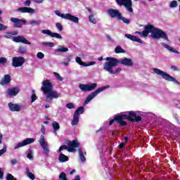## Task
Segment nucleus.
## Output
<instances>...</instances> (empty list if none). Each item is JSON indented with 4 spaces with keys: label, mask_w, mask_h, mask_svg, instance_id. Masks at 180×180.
<instances>
[{
    "label": "nucleus",
    "mask_w": 180,
    "mask_h": 180,
    "mask_svg": "<svg viewBox=\"0 0 180 180\" xmlns=\"http://www.w3.org/2000/svg\"><path fill=\"white\" fill-rule=\"evenodd\" d=\"M144 30L142 32H138L139 34H141L143 37H147L149 33H151L150 37L155 40H160V39H163V40H167V41H169L168 39V35L167 32L162 31V30L160 28L155 27L153 25L148 24L144 27Z\"/></svg>",
    "instance_id": "1"
},
{
    "label": "nucleus",
    "mask_w": 180,
    "mask_h": 180,
    "mask_svg": "<svg viewBox=\"0 0 180 180\" xmlns=\"http://www.w3.org/2000/svg\"><path fill=\"white\" fill-rule=\"evenodd\" d=\"M117 120L118 121V124L120 126H127V122L123 120H129L132 123H139V122H141L143 118L137 115V113L134 111H129L128 114H122V115H117Z\"/></svg>",
    "instance_id": "2"
},
{
    "label": "nucleus",
    "mask_w": 180,
    "mask_h": 180,
    "mask_svg": "<svg viewBox=\"0 0 180 180\" xmlns=\"http://www.w3.org/2000/svg\"><path fill=\"white\" fill-rule=\"evenodd\" d=\"M41 89L46 96V102H51L52 99H58L59 96L58 93L53 90V83L49 79H46L42 82Z\"/></svg>",
    "instance_id": "3"
},
{
    "label": "nucleus",
    "mask_w": 180,
    "mask_h": 180,
    "mask_svg": "<svg viewBox=\"0 0 180 180\" xmlns=\"http://www.w3.org/2000/svg\"><path fill=\"white\" fill-rule=\"evenodd\" d=\"M105 62L103 65V70L105 71H108L109 74L115 75L120 73L122 71V68H118L115 70H113V67H117V64H119V59L116 58L107 57L105 58Z\"/></svg>",
    "instance_id": "4"
},
{
    "label": "nucleus",
    "mask_w": 180,
    "mask_h": 180,
    "mask_svg": "<svg viewBox=\"0 0 180 180\" xmlns=\"http://www.w3.org/2000/svg\"><path fill=\"white\" fill-rule=\"evenodd\" d=\"M41 131L43 135H41L39 143L43 149L44 155H46V157H50V149L49 148V143H47V141H46V139H44V134H46V127L44 125H41Z\"/></svg>",
    "instance_id": "5"
},
{
    "label": "nucleus",
    "mask_w": 180,
    "mask_h": 180,
    "mask_svg": "<svg viewBox=\"0 0 180 180\" xmlns=\"http://www.w3.org/2000/svg\"><path fill=\"white\" fill-rule=\"evenodd\" d=\"M153 72L155 74H157V75H160L165 81H168L169 82H174V84H176L177 85H180L179 82L176 80L174 77L171 76V75L158 69V68H153Z\"/></svg>",
    "instance_id": "6"
},
{
    "label": "nucleus",
    "mask_w": 180,
    "mask_h": 180,
    "mask_svg": "<svg viewBox=\"0 0 180 180\" xmlns=\"http://www.w3.org/2000/svg\"><path fill=\"white\" fill-rule=\"evenodd\" d=\"M55 13L56 15H57V16L62 18V19H66V20H70V22H73L74 23H79V18H78V17L72 15L70 13H61L58 10L55 11Z\"/></svg>",
    "instance_id": "7"
},
{
    "label": "nucleus",
    "mask_w": 180,
    "mask_h": 180,
    "mask_svg": "<svg viewBox=\"0 0 180 180\" xmlns=\"http://www.w3.org/2000/svg\"><path fill=\"white\" fill-rule=\"evenodd\" d=\"M110 86L108 85L97 89L94 92L91 93L86 97V98L84 101V103L86 105H88V103H90L91 101L94 99V98H95L98 94H101V92H103V91H105V89H108V88H110Z\"/></svg>",
    "instance_id": "8"
},
{
    "label": "nucleus",
    "mask_w": 180,
    "mask_h": 180,
    "mask_svg": "<svg viewBox=\"0 0 180 180\" xmlns=\"http://www.w3.org/2000/svg\"><path fill=\"white\" fill-rule=\"evenodd\" d=\"M85 112L84 106L79 107L74 112L72 125L75 126L79 122V115H82Z\"/></svg>",
    "instance_id": "9"
},
{
    "label": "nucleus",
    "mask_w": 180,
    "mask_h": 180,
    "mask_svg": "<svg viewBox=\"0 0 180 180\" xmlns=\"http://www.w3.org/2000/svg\"><path fill=\"white\" fill-rule=\"evenodd\" d=\"M116 3L120 6H124L126 8L127 11L132 13L133 12V2L131 0H115Z\"/></svg>",
    "instance_id": "10"
},
{
    "label": "nucleus",
    "mask_w": 180,
    "mask_h": 180,
    "mask_svg": "<svg viewBox=\"0 0 180 180\" xmlns=\"http://www.w3.org/2000/svg\"><path fill=\"white\" fill-rule=\"evenodd\" d=\"M96 86H98V84L93 83V84H79V88L81 89V91H83V92H89L90 91H94V89H96Z\"/></svg>",
    "instance_id": "11"
},
{
    "label": "nucleus",
    "mask_w": 180,
    "mask_h": 180,
    "mask_svg": "<svg viewBox=\"0 0 180 180\" xmlns=\"http://www.w3.org/2000/svg\"><path fill=\"white\" fill-rule=\"evenodd\" d=\"M25 61L26 60L25 58L22 56L13 57L12 60V65L13 67H15V68H18V67H22Z\"/></svg>",
    "instance_id": "12"
},
{
    "label": "nucleus",
    "mask_w": 180,
    "mask_h": 180,
    "mask_svg": "<svg viewBox=\"0 0 180 180\" xmlns=\"http://www.w3.org/2000/svg\"><path fill=\"white\" fill-rule=\"evenodd\" d=\"M32 143H34V139L27 138V139H25L22 142L18 143L14 147V150H18V148H20V147H25V146H27V144H32Z\"/></svg>",
    "instance_id": "13"
},
{
    "label": "nucleus",
    "mask_w": 180,
    "mask_h": 180,
    "mask_svg": "<svg viewBox=\"0 0 180 180\" xmlns=\"http://www.w3.org/2000/svg\"><path fill=\"white\" fill-rule=\"evenodd\" d=\"M69 153H75V148L79 147V143L77 140L69 141L68 143Z\"/></svg>",
    "instance_id": "14"
},
{
    "label": "nucleus",
    "mask_w": 180,
    "mask_h": 180,
    "mask_svg": "<svg viewBox=\"0 0 180 180\" xmlns=\"http://www.w3.org/2000/svg\"><path fill=\"white\" fill-rule=\"evenodd\" d=\"M11 21L14 23V27H22L23 25H26V20L16 18H11Z\"/></svg>",
    "instance_id": "15"
},
{
    "label": "nucleus",
    "mask_w": 180,
    "mask_h": 180,
    "mask_svg": "<svg viewBox=\"0 0 180 180\" xmlns=\"http://www.w3.org/2000/svg\"><path fill=\"white\" fill-rule=\"evenodd\" d=\"M19 92H20V89L18 86L8 88L7 90V95L9 98H12V96H16Z\"/></svg>",
    "instance_id": "16"
},
{
    "label": "nucleus",
    "mask_w": 180,
    "mask_h": 180,
    "mask_svg": "<svg viewBox=\"0 0 180 180\" xmlns=\"http://www.w3.org/2000/svg\"><path fill=\"white\" fill-rule=\"evenodd\" d=\"M107 13L112 18H117L119 19V18L121 16L122 13L119 12V10L117 9H113V8H110L107 11Z\"/></svg>",
    "instance_id": "17"
},
{
    "label": "nucleus",
    "mask_w": 180,
    "mask_h": 180,
    "mask_svg": "<svg viewBox=\"0 0 180 180\" xmlns=\"http://www.w3.org/2000/svg\"><path fill=\"white\" fill-rule=\"evenodd\" d=\"M118 64L126 65V67H133L134 65L133 60L129 58H124L120 60H118Z\"/></svg>",
    "instance_id": "18"
},
{
    "label": "nucleus",
    "mask_w": 180,
    "mask_h": 180,
    "mask_svg": "<svg viewBox=\"0 0 180 180\" xmlns=\"http://www.w3.org/2000/svg\"><path fill=\"white\" fill-rule=\"evenodd\" d=\"M41 33H44V34H48V36H51V37H54L55 39H63L61 34L57 32H52L50 30H43Z\"/></svg>",
    "instance_id": "19"
},
{
    "label": "nucleus",
    "mask_w": 180,
    "mask_h": 180,
    "mask_svg": "<svg viewBox=\"0 0 180 180\" xmlns=\"http://www.w3.org/2000/svg\"><path fill=\"white\" fill-rule=\"evenodd\" d=\"M8 106L11 112H20V105L19 104H14L13 103H8Z\"/></svg>",
    "instance_id": "20"
},
{
    "label": "nucleus",
    "mask_w": 180,
    "mask_h": 180,
    "mask_svg": "<svg viewBox=\"0 0 180 180\" xmlns=\"http://www.w3.org/2000/svg\"><path fill=\"white\" fill-rule=\"evenodd\" d=\"M18 11L21 13H34L35 10L30 7H20Z\"/></svg>",
    "instance_id": "21"
},
{
    "label": "nucleus",
    "mask_w": 180,
    "mask_h": 180,
    "mask_svg": "<svg viewBox=\"0 0 180 180\" xmlns=\"http://www.w3.org/2000/svg\"><path fill=\"white\" fill-rule=\"evenodd\" d=\"M125 37L127 39H129V40H131V41H136V43H140V44H143V41L141 39L137 37L136 36L131 35L130 34H125Z\"/></svg>",
    "instance_id": "22"
},
{
    "label": "nucleus",
    "mask_w": 180,
    "mask_h": 180,
    "mask_svg": "<svg viewBox=\"0 0 180 180\" xmlns=\"http://www.w3.org/2000/svg\"><path fill=\"white\" fill-rule=\"evenodd\" d=\"M11 81V75H4V78L0 82V85H8L10 84Z\"/></svg>",
    "instance_id": "23"
},
{
    "label": "nucleus",
    "mask_w": 180,
    "mask_h": 180,
    "mask_svg": "<svg viewBox=\"0 0 180 180\" xmlns=\"http://www.w3.org/2000/svg\"><path fill=\"white\" fill-rule=\"evenodd\" d=\"M162 46L169 50V51H172V53H175L176 54H179V51H176V49H174L172 46H169L168 44H166L164 42L161 43Z\"/></svg>",
    "instance_id": "24"
},
{
    "label": "nucleus",
    "mask_w": 180,
    "mask_h": 180,
    "mask_svg": "<svg viewBox=\"0 0 180 180\" xmlns=\"http://www.w3.org/2000/svg\"><path fill=\"white\" fill-rule=\"evenodd\" d=\"M58 160H59L60 162H67V161H68V160H70V158H68V156H67L63 153H60L59 155Z\"/></svg>",
    "instance_id": "25"
},
{
    "label": "nucleus",
    "mask_w": 180,
    "mask_h": 180,
    "mask_svg": "<svg viewBox=\"0 0 180 180\" xmlns=\"http://www.w3.org/2000/svg\"><path fill=\"white\" fill-rule=\"evenodd\" d=\"M18 53V54H26L27 53V46H20Z\"/></svg>",
    "instance_id": "26"
},
{
    "label": "nucleus",
    "mask_w": 180,
    "mask_h": 180,
    "mask_svg": "<svg viewBox=\"0 0 180 180\" xmlns=\"http://www.w3.org/2000/svg\"><path fill=\"white\" fill-rule=\"evenodd\" d=\"M68 51V48L58 46V49L55 50V53H67Z\"/></svg>",
    "instance_id": "27"
},
{
    "label": "nucleus",
    "mask_w": 180,
    "mask_h": 180,
    "mask_svg": "<svg viewBox=\"0 0 180 180\" xmlns=\"http://www.w3.org/2000/svg\"><path fill=\"white\" fill-rule=\"evenodd\" d=\"M26 172H27V176H28V178H30V179H32V180L36 179V176L33 174V173L30 172V170L27 167L26 168Z\"/></svg>",
    "instance_id": "28"
},
{
    "label": "nucleus",
    "mask_w": 180,
    "mask_h": 180,
    "mask_svg": "<svg viewBox=\"0 0 180 180\" xmlns=\"http://www.w3.org/2000/svg\"><path fill=\"white\" fill-rule=\"evenodd\" d=\"M79 154L81 161H82V162H85V161H86V158H85V156L84 155V152L82 151V148H79Z\"/></svg>",
    "instance_id": "29"
},
{
    "label": "nucleus",
    "mask_w": 180,
    "mask_h": 180,
    "mask_svg": "<svg viewBox=\"0 0 180 180\" xmlns=\"http://www.w3.org/2000/svg\"><path fill=\"white\" fill-rule=\"evenodd\" d=\"M115 51L117 54H120L122 53H126V51H124V49H122V46H117L115 48Z\"/></svg>",
    "instance_id": "30"
},
{
    "label": "nucleus",
    "mask_w": 180,
    "mask_h": 180,
    "mask_svg": "<svg viewBox=\"0 0 180 180\" xmlns=\"http://www.w3.org/2000/svg\"><path fill=\"white\" fill-rule=\"evenodd\" d=\"M76 63H77V64H79V65H82V67H85L86 65V63H85V62L82 61L81 58H79L78 56L76 57Z\"/></svg>",
    "instance_id": "31"
},
{
    "label": "nucleus",
    "mask_w": 180,
    "mask_h": 180,
    "mask_svg": "<svg viewBox=\"0 0 180 180\" xmlns=\"http://www.w3.org/2000/svg\"><path fill=\"white\" fill-rule=\"evenodd\" d=\"M0 15H2V10H0ZM0 22H2V18L0 17ZM8 27L4 25V24L0 23V31L6 30Z\"/></svg>",
    "instance_id": "32"
},
{
    "label": "nucleus",
    "mask_w": 180,
    "mask_h": 180,
    "mask_svg": "<svg viewBox=\"0 0 180 180\" xmlns=\"http://www.w3.org/2000/svg\"><path fill=\"white\" fill-rule=\"evenodd\" d=\"M119 20H122L124 23H126V25H129L130 23V20L122 16V14L120 17L118 18Z\"/></svg>",
    "instance_id": "33"
},
{
    "label": "nucleus",
    "mask_w": 180,
    "mask_h": 180,
    "mask_svg": "<svg viewBox=\"0 0 180 180\" xmlns=\"http://www.w3.org/2000/svg\"><path fill=\"white\" fill-rule=\"evenodd\" d=\"M115 122H117V123H119V121L117 120V115H114V117L112 120H110L108 122V126H112V124H113V123H115Z\"/></svg>",
    "instance_id": "34"
},
{
    "label": "nucleus",
    "mask_w": 180,
    "mask_h": 180,
    "mask_svg": "<svg viewBox=\"0 0 180 180\" xmlns=\"http://www.w3.org/2000/svg\"><path fill=\"white\" fill-rule=\"evenodd\" d=\"M52 127L55 131L57 130H60V124H58V122H53L52 124Z\"/></svg>",
    "instance_id": "35"
},
{
    "label": "nucleus",
    "mask_w": 180,
    "mask_h": 180,
    "mask_svg": "<svg viewBox=\"0 0 180 180\" xmlns=\"http://www.w3.org/2000/svg\"><path fill=\"white\" fill-rule=\"evenodd\" d=\"M22 38V37H20V36L13 37V41H15V43H21Z\"/></svg>",
    "instance_id": "36"
},
{
    "label": "nucleus",
    "mask_w": 180,
    "mask_h": 180,
    "mask_svg": "<svg viewBox=\"0 0 180 180\" xmlns=\"http://www.w3.org/2000/svg\"><path fill=\"white\" fill-rule=\"evenodd\" d=\"M59 179L60 180H68L67 178V174L65 172H62L59 175Z\"/></svg>",
    "instance_id": "37"
},
{
    "label": "nucleus",
    "mask_w": 180,
    "mask_h": 180,
    "mask_svg": "<svg viewBox=\"0 0 180 180\" xmlns=\"http://www.w3.org/2000/svg\"><path fill=\"white\" fill-rule=\"evenodd\" d=\"M94 16V14L90 15L89 16V19L91 23H94V25H96V19H95Z\"/></svg>",
    "instance_id": "38"
},
{
    "label": "nucleus",
    "mask_w": 180,
    "mask_h": 180,
    "mask_svg": "<svg viewBox=\"0 0 180 180\" xmlns=\"http://www.w3.org/2000/svg\"><path fill=\"white\" fill-rule=\"evenodd\" d=\"M70 148L69 146H67V145H63L60 146L58 151L59 153H61V151H63V150H67L68 151V149Z\"/></svg>",
    "instance_id": "39"
},
{
    "label": "nucleus",
    "mask_w": 180,
    "mask_h": 180,
    "mask_svg": "<svg viewBox=\"0 0 180 180\" xmlns=\"http://www.w3.org/2000/svg\"><path fill=\"white\" fill-rule=\"evenodd\" d=\"M21 43H23V44H28L29 46H30V44H32V43L30 41H29L27 39H26V38L23 37L21 39Z\"/></svg>",
    "instance_id": "40"
},
{
    "label": "nucleus",
    "mask_w": 180,
    "mask_h": 180,
    "mask_svg": "<svg viewBox=\"0 0 180 180\" xmlns=\"http://www.w3.org/2000/svg\"><path fill=\"white\" fill-rule=\"evenodd\" d=\"M6 180H18L16 178H15V176H13V175H12L11 174H7L6 176Z\"/></svg>",
    "instance_id": "41"
},
{
    "label": "nucleus",
    "mask_w": 180,
    "mask_h": 180,
    "mask_svg": "<svg viewBox=\"0 0 180 180\" xmlns=\"http://www.w3.org/2000/svg\"><path fill=\"white\" fill-rule=\"evenodd\" d=\"M178 6V2L174 0L171 2L169 7L170 8H176Z\"/></svg>",
    "instance_id": "42"
},
{
    "label": "nucleus",
    "mask_w": 180,
    "mask_h": 180,
    "mask_svg": "<svg viewBox=\"0 0 180 180\" xmlns=\"http://www.w3.org/2000/svg\"><path fill=\"white\" fill-rule=\"evenodd\" d=\"M6 63H8V59H6V58L0 57V64L4 65L6 64Z\"/></svg>",
    "instance_id": "43"
},
{
    "label": "nucleus",
    "mask_w": 180,
    "mask_h": 180,
    "mask_svg": "<svg viewBox=\"0 0 180 180\" xmlns=\"http://www.w3.org/2000/svg\"><path fill=\"white\" fill-rule=\"evenodd\" d=\"M30 25H36L37 26H39L41 23V20H32L30 21Z\"/></svg>",
    "instance_id": "44"
},
{
    "label": "nucleus",
    "mask_w": 180,
    "mask_h": 180,
    "mask_svg": "<svg viewBox=\"0 0 180 180\" xmlns=\"http://www.w3.org/2000/svg\"><path fill=\"white\" fill-rule=\"evenodd\" d=\"M27 157V158H29V160H33V151H32V150H29Z\"/></svg>",
    "instance_id": "45"
},
{
    "label": "nucleus",
    "mask_w": 180,
    "mask_h": 180,
    "mask_svg": "<svg viewBox=\"0 0 180 180\" xmlns=\"http://www.w3.org/2000/svg\"><path fill=\"white\" fill-rule=\"evenodd\" d=\"M37 58H39V60H43L44 58V54L41 52H38L37 54Z\"/></svg>",
    "instance_id": "46"
},
{
    "label": "nucleus",
    "mask_w": 180,
    "mask_h": 180,
    "mask_svg": "<svg viewBox=\"0 0 180 180\" xmlns=\"http://www.w3.org/2000/svg\"><path fill=\"white\" fill-rule=\"evenodd\" d=\"M53 75L56 77V78H57V79H58L59 81H63V77L58 73L54 72Z\"/></svg>",
    "instance_id": "47"
},
{
    "label": "nucleus",
    "mask_w": 180,
    "mask_h": 180,
    "mask_svg": "<svg viewBox=\"0 0 180 180\" xmlns=\"http://www.w3.org/2000/svg\"><path fill=\"white\" fill-rule=\"evenodd\" d=\"M66 108H68V109H74V108H75V105L72 103H69L66 105Z\"/></svg>",
    "instance_id": "48"
},
{
    "label": "nucleus",
    "mask_w": 180,
    "mask_h": 180,
    "mask_svg": "<svg viewBox=\"0 0 180 180\" xmlns=\"http://www.w3.org/2000/svg\"><path fill=\"white\" fill-rule=\"evenodd\" d=\"M37 100V96H36V94H33L31 96V103H33V102H34V101Z\"/></svg>",
    "instance_id": "49"
},
{
    "label": "nucleus",
    "mask_w": 180,
    "mask_h": 180,
    "mask_svg": "<svg viewBox=\"0 0 180 180\" xmlns=\"http://www.w3.org/2000/svg\"><path fill=\"white\" fill-rule=\"evenodd\" d=\"M56 27H57V29H59V30L60 31V32H62V30H63V25H61V23L60 22H56Z\"/></svg>",
    "instance_id": "50"
},
{
    "label": "nucleus",
    "mask_w": 180,
    "mask_h": 180,
    "mask_svg": "<svg viewBox=\"0 0 180 180\" xmlns=\"http://www.w3.org/2000/svg\"><path fill=\"white\" fill-rule=\"evenodd\" d=\"M6 39H12V33L11 32H7V34L4 35Z\"/></svg>",
    "instance_id": "51"
},
{
    "label": "nucleus",
    "mask_w": 180,
    "mask_h": 180,
    "mask_svg": "<svg viewBox=\"0 0 180 180\" xmlns=\"http://www.w3.org/2000/svg\"><path fill=\"white\" fill-rule=\"evenodd\" d=\"M96 64V62L91 61V62H89V63H86V65L84 67H90V65H95Z\"/></svg>",
    "instance_id": "52"
},
{
    "label": "nucleus",
    "mask_w": 180,
    "mask_h": 180,
    "mask_svg": "<svg viewBox=\"0 0 180 180\" xmlns=\"http://www.w3.org/2000/svg\"><path fill=\"white\" fill-rule=\"evenodd\" d=\"M31 4H32L31 0H26V1H25V3H24V5H25V6H30Z\"/></svg>",
    "instance_id": "53"
},
{
    "label": "nucleus",
    "mask_w": 180,
    "mask_h": 180,
    "mask_svg": "<svg viewBox=\"0 0 180 180\" xmlns=\"http://www.w3.org/2000/svg\"><path fill=\"white\" fill-rule=\"evenodd\" d=\"M5 153H6V148L4 147L3 149L0 150V157L1 155H2L3 154H5Z\"/></svg>",
    "instance_id": "54"
},
{
    "label": "nucleus",
    "mask_w": 180,
    "mask_h": 180,
    "mask_svg": "<svg viewBox=\"0 0 180 180\" xmlns=\"http://www.w3.org/2000/svg\"><path fill=\"white\" fill-rule=\"evenodd\" d=\"M171 70H172V71H179V68H178V67H176L175 65H172Z\"/></svg>",
    "instance_id": "55"
},
{
    "label": "nucleus",
    "mask_w": 180,
    "mask_h": 180,
    "mask_svg": "<svg viewBox=\"0 0 180 180\" xmlns=\"http://www.w3.org/2000/svg\"><path fill=\"white\" fill-rule=\"evenodd\" d=\"M0 179H4V172L2 171V168L0 167Z\"/></svg>",
    "instance_id": "56"
},
{
    "label": "nucleus",
    "mask_w": 180,
    "mask_h": 180,
    "mask_svg": "<svg viewBox=\"0 0 180 180\" xmlns=\"http://www.w3.org/2000/svg\"><path fill=\"white\" fill-rule=\"evenodd\" d=\"M124 146H126V143L124 142H122L119 146H118V148L122 149L123 148V147H124Z\"/></svg>",
    "instance_id": "57"
},
{
    "label": "nucleus",
    "mask_w": 180,
    "mask_h": 180,
    "mask_svg": "<svg viewBox=\"0 0 180 180\" xmlns=\"http://www.w3.org/2000/svg\"><path fill=\"white\" fill-rule=\"evenodd\" d=\"M11 163L12 164V165H15L18 164V160L16 159H13L11 160Z\"/></svg>",
    "instance_id": "58"
},
{
    "label": "nucleus",
    "mask_w": 180,
    "mask_h": 180,
    "mask_svg": "<svg viewBox=\"0 0 180 180\" xmlns=\"http://www.w3.org/2000/svg\"><path fill=\"white\" fill-rule=\"evenodd\" d=\"M60 63L63 65H65V67H67V65H68V64H70L68 63V61L65 62V61H62L60 62Z\"/></svg>",
    "instance_id": "59"
},
{
    "label": "nucleus",
    "mask_w": 180,
    "mask_h": 180,
    "mask_svg": "<svg viewBox=\"0 0 180 180\" xmlns=\"http://www.w3.org/2000/svg\"><path fill=\"white\" fill-rule=\"evenodd\" d=\"M44 0H34V2H35L36 4H43V1Z\"/></svg>",
    "instance_id": "60"
},
{
    "label": "nucleus",
    "mask_w": 180,
    "mask_h": 180,
    "mask_svg": "<svg viewBox=\"0 0 180 180\" xmlns=\"http://www.w3.org/2000/svg\"><path fill=\"white\" fill-rule=\"evenodd\" d=\"M66 60H67L68 63H70V61H71V60H72V56H68Z\"/></svg>",
    "instance_id": "61"
},
{
    "label": "nucleus",
    "mask_w": 180,
    "mask_h": 180,
    "mask_svg": "<svg viewBox=\"0 0 180 180\" xmlns=\"http://www.w3.org/2000/svg\"><path fill=\"white\" fill-rule=\"evenodd\" d=\"M86 9L87 11H89V13H91V15L93 14V13H92V8H91L90 7H86Z\"/></svg>",
    "instance_id": "62"
},
{
    "label": "nucleus",
    "mask_w": 180,
    "mask_h": 180,
    "mask_svg": "<svg viewBox=\"0 0 180 180\" xmlns=\"http://www.w3.org/2000/svg\"><path fill=\"white\" fill-rule=\"evenodd\" d=\"M73 180H81V177L79 176V175H76L75 179Z\"/></svg>",
    "instance_id": "63"
},
{
    "label": "nucleus",
    "mask_w": 180,
    "mask_h": 180,
    "mask_svg": "<svg viewBox=\"0 0 180 180\" xmlns=\"http://www.w3.org/2000/svg\"><path fill=\"white\" fill-rule=\"evenodd\" d=\"M11 35L12 36H18V31H14V32H11Z\"/></svg>",
    "instance_id": "64"
}]
</instances>
